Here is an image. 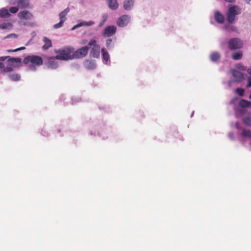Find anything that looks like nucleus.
<instances>
[{"instance_id":"nucleus-9","label":"nucleus","mask_w":251,"mask_h":251,"mask_svg":"<svg viewBox=\"0 0 251 251\" xmlns=\"http://www.w3.org/2000/svg\"><path fill=\"white\" fill-rule=\"evenodd\" d=\"M230 73L235 78L234 82H241L242 81L244 78L243 74L242 73L235 69L231 70Z\"/></svg>"},{"instance_id":"nucleus-45","label":"nucleus","mask_w":251,"mask_h":251,"mask_svg":"<svg viewBox=\"0 0 251 251\" xmlns=\"http://www.w3.org/2000/svg\"><path fill=\"white\" fill-rule=\"evenodd\" d=\"M230 29L232 31L236 32L237 31V29L236 27H235V26H233V25H231L230 26Z\"/></svg>"},{"instance_id":"nucleus-16","label":"nucleus","mask_w":251,"mask_h":251,"mask_svg":"<svg viewBox=\"0 0 251 251\" xmlns=\"http://www.w3.org/2000/svg\"><path fill=\"white\" fill-rule=\"evenodd\" d=\"M84 67L89 70H94L96 68V64L94 61L87 59L84 62Z\"/></svg>"},{"instance_id":"nucleus-10","label":"nucleus","mask_w":251,"mask_h":251,"mask_svg":"<svg viewBox=\"0 0 251 251\" xmlns=\"http://www.w3.org/2000/svg\"><path fill=\"white\" fill-rule=\"evenodd\" d=\"M101 54L103 63L107 65H110V55L105 48L101 49Z\"/></svg>"},{"instance_id":"nucleus-37","label":"nucleus","mask_w":251,"mask_h":251,"mask_svg":"<svg viewBox=\"0 0 251 251\" xmlns=\"http://www.w3.org/2000/svg\"><path fill=\"white\" fill-rule=\"evenodd\" d=\"M237 112L241 115H244L246 113L247 110L245 109V108H242L240 107V108L237 110Z\"/></svg>"},{"instance_id":"nucleus-60","label":"nucleus","mask_w":251,"mask_h":251,"mask_svg":"<svg viewBox=\"0 0 251 251\" xmlns=\"http://www.w3.org/2000/svg\"><path fill=\"white\" fill-rule=\"evenodd\" d=\"M236 126H237V128H238V124L237 123H236Z\"/></svg>"},{"instance_id":"nucleus-55","label":"nucleus","mask_w":251,"mask_h":251,"mask_svg":"<svg viewBox=\"0 0 251 251\" xmlns=\"http://www.w3.org/2000/svg\"><path fill=\"white\" fill-rule=\"evenodd\" d=\"M32 40V39H31L26 44L25 46H28L30 43V42Z\"/></svg>"},{"instance_id":"nucleus-4","label":"nucleus","mask_w":251,"mask_h":251,"mask_svg":"<svg viewBox=\"0 0 251 251\" xmlns=\"http://www.w3.org/2000/svg\"><path fill=\"white\" fill-rule=\"evenodd\" d=\"M90 47H92L90 51V56L93 58H98L100 57V46L97 44V41L95 39H91L87 44Z\"/></svg>"},{"instance_id":"nucleus-51","label":"nucleus","mask_w":251,"mask_h":251,"mask_svg":"<svg viewBox=\"0 0 251 251\" xmlns=\"http://www.w3.org/2000/svg\"><path fill=\"white\" fill-rule=\"evenodd\" d=\"M248 73L251 76V67L247 69Z\"/></svg>"},{"instance_id":"nucleus-57","label":"nucleus","mask_w":251,"mask_h":251,"mask_svg":"<svg viewBox=\"0 0 251 251\" xmlns=\"http://www.w3.org/2000/svg\"><path fill=\"white\" fill-rule=\"evenodd\" d=\"M35 32L34 31L32 32V35L33 36V37H34L35 35Z\"/></svg>"},{"instance_id":"nucleus-18","label":"nucleus","mask_w":251,"mask_h":251,"mask_svg":"<svg viewBox=\"0 0 251 251\" xmlns=\"http://www.w3.org/2000/svg\"><path fill=\"white\" fill-rule=\"evenodd\" d=\"M108 7L111 10H114L118 8L119 4L117 0H106Z\"/></svg>"},{"instance_id":"nucleus-44","label":"nucleus","mask_w":251,"mask_h":251,"mask_svg":"<svg viewBox=\"0 0 251 251\" xmlns=\"http://www.w3.org/2000/svg\"><path fill=\"white\" fill-rule=\"evenodd\" d=\"M80 27V24L78 23L77 24V25H74L71 29L72 30H74L75 29H76V28H78V27Z\"/></svg>"},{"instance_id":"nucleus-56","label":"nucleus","mask_w":251,"mask_h":251,"mask_svg":"<svg viewBox=\"0 0 251 251\" xmlns=\"http://www.w3.org/2000/svg\"><path fill=\"white\" fill-rule=\"evenodd\" d=\"M7 51L9 52H13V50H8Z\"/></svg>"},{"instance_id":"nucleus-35","label":"nucleus","mask_w":251,"mask_h":251,"mask_svg":"<svg viewBox=\"0 0 251 251\" xmlns=\"http://www.w3.org/2000/svg\"><path fill=\"white\" fill-rule=\"evenodd\" d=\"M81 100L79 98H72V104H75L81 101Z\"/></svg>"},{"instance_id":"nucleus-3","label":"nucleus","mask_w":251,"mask_h":251,"mask_svg":"<svg viewBox=\"0 0 251 251\" xmlns=\"http://www.w3.org/2000/svg\"><path fill=\"white\" fill-rule=\"evenodd\" d=\"M241 13V8L235 5H231L228 8L226 12L227 21L229 24H233L236 20V16Z\"/></svg>"},{"instance_id":"nucleus-27","label":"nucleus","mask_w":251,"mask_h":251,"mask_svg":"<svg viewBox=\"0 0 251 251\" xmlns=\"http://www.w3.org/2000/svg\"><path fill=\"white\" fill-rule=\"evenodd\" d=\"M12 27V24L10 23H3L0 24V29H9Z\"/></svg>"},{"instance_id":"nucleus-53","label":"nucleus","mask_w":251,"mask_h":251,"mask_svg":"<svg viewBox=\"0 0 251 251\" xmlns=\"http://www.w3.org/2000/svg\"><path fill=\"white\" fill-rule=\"evenodd\" d=\"M107 15H103V19H106V20H107Z\"/></svg>"},{"instance_id":"nucleus-13","label":"nucleus","mask_w":251,"mask_h":251,"mask_svg":"<svg viewBox=\"0 0 251 251\" xmlns=\"http://www.w3.org/2000/svg\"><path fill=\"white\" fill-rule=\"evenodd\" d=\"M221 58V55L218 51H213L209 55V59L213 63H217Z\"/></svg>"},{"instance_id":"nucleus-21","label":"nucleus","mask_w":251,"mask_h":251,"mask_svg":"<svg viewBox=\"0 0 251 251\" xmlns=\"http://www.w3.org/2000/svg\"><path fill=\"white\" fill-rule=\"evenodd\" d=\"M43 40L45 43V44L42 47V49L43 50H47L52 46L51 41L47 37H44Z\"/></svg>"},{"instance_id":"nucleus-24","label":"nucleus","mask_w":251,"mask_h":251,"mask_svg":"<svg viewBox=\"0 0 251 251\" xmlns=\"http://www.w3.org/2000/svg\"><path fill=\"white\" fill-rule=\"evenodd\" d=\"M69 11V8L67 7L66 9H65L63 11H62L61 12H60L59 14L60 20H63V21H65L66 19V16L67 15Z\"/></svg>"},{"instance_id":"nucleus-7","label":"nucleus","mask_w":251,"mask_h":251,"mask_svg":"<svg viewBox=\"0 0 251 251\" xmlns=\"http://www.w3.org/2000/svg\"><path fill=\"white\" fill-rule=\"evenodd\" d=\"M131 17L128 15H124L120 16L117 21L118 26L123 27L126 26L130 21Z\"/></svg>"},{"instance_id":"nucleus-30","label":"nucleus","mask_w":251,"mask_h":251,"mask_svg":"<svg viewBox=\"0 0 251 251\" xmlns=\"http://www.w3.org/2000/svg\"><path fill=\"white\" fill-rule=\"evenodd\" d=\"M242 134L245 137L251 138V130L249 129H244L243 130Z\"/></svg>"},{"instance_id":"nucleus-28","label":"nucleus","mask_w":251,"mask_h":251,"mask_svg":"<svg viewBox=\"0 0 251 251\" xmlns=\"http://www.w3.org/2000/svg\"><path fill=\"white\" fill-rule=\"evenodd\" d=\"M80 27L82 26H90L95 24V22L92 21H90L88 22L86 21H82L80 23H79Z\"/></svg>"},{"instance_id":"nucleus-25","label":"nucleus","mask_w":251,"mask_h":251,"mask_svg":"<svg viewBox=\"0 0 251 251\" xmlns=\"http://www.w3.org/2000/svg\"><path fill=\"white\" fill-rule=\"evenodd\" d=\"M18 6L20 8H25L28 6L29 4L28 0H19L18 1Z\"/></svg>"},{"instance_id":"nucleus-48","label":"nucleus","mask_w":251,"mask_h":251,"mask_svg":"<svg viewBox=\"0 0 251 251\" xmlns=\"http://www.w3.org/2000/svg\"><path fill=\"white\" fill-rule=\"evenodd\" d=\"M233 82V81H232L231 80H229L228 81L227 85H228L229 87H230L231 86V85H232Z\"/></svg>"},{"instance_id":"nucleus-43","label":"nucleus","mask_w":251,"mask_h":251,"mask_svg":"<svg viewBox=\"0 0 251 251\" xmlns=\"http://www.w3.org/2000/svg\"><path fill=\"white\" fill-rule=\"evenodd\" d=\"M9 56H1L0 57V62L5 61L6 59H9Z\"/></svg>"},{"instance_id":"nucleus-34","label":"nucleus","mask_w":251,"mask_h":251,"mask_svg":"<svg viewBox=\"0 0 251 251\" xmlns=\"http://www.w3.org/2000/svg\"><path fill=\"white\" fill-rule=\"evenodd\" d=\"M19 10L18 7L16 6L11 7L9 9V12H10L11 13H16L18 12Z\"/></svg>"},{"instance_id":"nucleus-31","label":"nucleus","mask_w":251,"mask_h":251,"mask_svg":"<svg viewBox=\"0 0 251 251\" xmlns=\"http://www.w3.org/2000/svg\"><path fill=\"white\" fill-rule=\"evenodd\" d=\"M64 22L65 21L63 20H60L59 23L53 25L54 28L57 29L63 26Z\"/></svg>"},{"instance_id":"nucleus-46","label":"nucleus","mask_w":251,"mask_h":251,"mask_svg":"<svg viewBox=\"0 0 251 251\" xmlns=\"http://www.w3.org/2000/svg\"><path fill=\"white\" fill-rule=\"evenodd\" d=\"M105 21H106V19H103V20L101 22H100V23L99 24V26L100 27H102L103 25L104 24Z\"/></svg>"},{"instance_id":"nucleus-54","label":"nucleus","mask_w":251,"mask_h":251,"mask_svg":"<svg viewBox=\"0 0 251 251\" xmlns=\"http://www.w3.org/2000/svg\"><path fill=\"white\" fill-rule=\"evenodd\" d=\"M19 51V48L16 49L15 50H13V52H16V51Z\"/></svg>"},{"instance_id":"nucleus-2","label":"nucleus","mask_w":251,"mask_h":251,"mask_svg":"<svg viewBox=\"0 0 251 251\" xmlns=\"http://www.w3.org/2000/svg\"><path fill=\"white\" fill-rule=\"evenodd\" d=\"M55 52L58 54L54 57H49L46 65L48 69L55 70L58 67V63L56 60H67L66 59H61L60 57L66 58L65 55L63 54V50H56Z\"/></svg>"},{"instance_id":"nucleus-36","label":"nucleus","mask_w":251,"mask_h":251,"mask_svg":"<svg viewBox=\"0 0 251 251\" xmlns=\"http://www.w3.org/2000/svg\"><path fill=\"white\" fill-rule=\"evenodd\" d=\"M236 67L238 69H239V70L243 71H246L247 70L246 67L243 66L241 63L237 64L236 65Z\"/></svg>"},{"instance_id":"nucleus-22","label":"nucleus","mask_w":251,"mask_h":251,"mask_svg":"<svg viewBox=\"0 0 251 251\" xmlns=\"http://www.w3.org/2000/svg\"><path fill=\"white\" fill-rule=\"evenodd\" d=\"M10 16V14L6 8H2L0 9V17L8 18Z\"/></svg>"},{"instance_id":"nucleus-1","label":"nucleus","mask_w":251,"mask_h":251,"mask_svg":"<svg viewBox=\"0 0 251 251\" xmlns=\"http://www.w3.org/2000/svg\"><path fill=\"white\" fill-rule=\"evenodd\" d=\"M73 47L68 46L63 49V54L65 55L66 58L60 57L61 59H66L67 60L73 59H80L85 57L89 51V47L87 45L82 47L75 51Z\"/></svg>"},{"instance_id":"nucleus-49","label":"nucleus","mask_w":251,"mask_h":251,"mask_svg":"<svg viewBox=\"0 0 251 251\" xmlns=\"http://www.w3.org/2000/svg\"><path fill=\"white\" fill-rule=\"evenodd\" d=\"M61 128H57V129H56L55 130H54V132H56L57 133H60V132H61Z\"/></svg>"},{"instance_id":"nucleus-58","label":"nucleus","mask_w":251,"mask_h":251,"mask_svg":"<svg viewBox=\"0 0 251 251\" xmlns=\"http://www.w3.org/2000/svg\"><path fill=\"white\" fill-rule=\"evenodd\" d=\"M194 114V111H193L192 112V114H191V118L193 116Z\"/></svg>"},{"instance_id":"nucleus-14","label":"nucleus","mask_w":251,"mask_h":251,"mask_svg":"<svg viewBox=\"0 0 251 251\" xmlns=\"http://www.w3.org/2000/svg\"><path fill=\"white\" fill-rule=\"evenodd\" d=\"M135 0H125L123 2V7L126 11L131 10L134 6Z\"/></svg>"},{"instance_id":"nucleus-12","label":"nucleus","mask_w":251,"mask_h":251,"mask_svg":"<svg viewBox=\"0 0 251 251\" xmlns=\"http://www.w3.org/2000/svg\"><path fill=\"white\" fill-rule=\"evenodd\" d=\"M18 15L20 19L25 20L31 19L33 17V15L26 10L20 11Z\"/></svg>"},{"instance_id":"nucleus-17","label":"nucleus","mask_w":251,"mask_h":251,"mask_svg":"<svg viewBox=\"0 0 251 251\" xmlns=\"http://www.w3.org/2000/svg\"><path fill=\"white\" fill-rule=\"evenodd\" d=\"M214 18L215 21L219 24H223L225 20L224 16L219 11L215 12Z\"/></svg>"},{"instance_id":"nucleus-40","label":"nucleus","mask_w":251,"mask_h":251,"mask_svg":"<svg viewBox=\"0 0 251 251\" xmlns=\"http://www.w3.org/2000/svg\"><path fill=\"white\" fill-rule=\"evenodd\" d=\"M35 66H36L35 65H34V64L31 63V64L29 65L28 66V70H31V71H35L36 69V67Z\"/></svg>"},{"instance_id":"nucleus-33","label":"nucleus","mask_w":251,"mask_h":251,"mask_svg":"<svg viewBox=\"0 0 251 251\" xmlns=\"http://www.w3.org/2000/svg\"><path fill=\"white\" fill-rule=\"evenodd\" d=\"M236 92L240 96H243L244 94V90L243 88H238L236 89Z\"/></svg>"},{"instance_id":"nucleus-32","label":"nucleus","mask_w":251,"mask_h":251,"mask_svg":"<svg viewBox=\"0 0 251 251\" xmlns=\"http://www.w3.org/2000/svg\"><path fill=\"white\" fill-rule=\"evenodd\" d=\"M12 71H13V68L11 67H4L3 68H2L1 72L3 73H4L6 72H10Z\"/></svg>"},{"instance_id":"nucleus-6","label":"nucleus","mask_w":251,"mask_h":251,"mask_svg":"<svg viewBox=\"0 0 251 251\" xmlns=\"http://www.w3.org/2000/svg\"><path fill=\"white\" fill-rule=\"evenodd\" d=\"M30 62L36 66H41L43 63V60L41 57L37 55H28L24 59V64H27Z\"/></svg>"},{"instance_id":"nucleus-15","label":"nucleus","mask_w":251,"mask_h":251,"mask_svg":"<svg viewBox=\"0 0 251 251\" xmlns=\"http://www.w3.org/2000/svg\"><path fill=\"white\" fill-rule=\"evenodd\" d=\"M117 38L114 37L112 38H108L105 41V46L108 50H112L115 46Z\"/></svg>"},{"instance_id":"nucleus-29","label":"nucleus","mask_w":251,"mask_h":251,"mask_svg":"<svg viewBox=\"0 0 251 251\" xmlns=\"http://www.w3.org/2000/svg\"><path fill=\"white\" fill-rule=\"evenodd\" d=\"M243 123L248 126H251V118L250 116L245 117L243 119Z\"/></svg>"},{"instance_id":"nucleus-50","label":"nucleus","mask_w":251,"mask_h":251,"mask_svg":"<svg viewBox=\"0 0 251 251\" xmlns=\"http://www.w3.org/2000/svg\"><path fill=\"white\" fill-rule=\"evenodd\" d=\"M4 64L3 63L0 62V69H1V70H2V68L4 67Z\"/></svg>"},{"instance_id":"nucleus-39","label":"nucleus","mask_w":251,"mask_h":251,"mask_svg":"<svg viewBox=\"0 0 251 251\" xmlns=\"http://www.w3.org/2000/svg\"><path fill=\"white\" fill-rule=\"evenodd\" d=\"M41 134L44 136H48L49 135V133L45 127H44L41 131Z\"/></svg>"},{"instance_id":"nucleus-41","label":"nucleus","mask_w":251,"mask_h":251,"mask_svg":"<svg viewBox=\"0 0 251 251\" xmlns=\"http://www.w3.org/2000/svg\"><path fill=\"white\" fill-rule=\"evenodd\" d=\"M71 66L72 67L75 68L76 69H78L80 68V65L77 63H73L72 64Z\"/></svg>"},{"instance_id":"nucleus-26","label":"nucleus","mask_w":251,"mask_h":251,"mask_svg":"<svg viewBox=\"0 0 251 251\" xmlns=\"http://www.w3.org/2000/svg\"><path fill=\"white\" fill-rule=\"evenodd\" d=\"M8 76L12 81H18L21 78L20 75L17 74H10L8 75Z\"/></svg>"},{"instance_id":"nucleus-20","label":"nucleus","mask_w":251,"mask_h":251,"mask_svg":"<svg viewBox=\"0 0 251 251\" xmlns=\"http://www.w3.org/2000/svg\"><path fill=\"white\" fill-rule=\"evenodd\" d=\"M101 127L100 125H94V128L89 131V134L92 136H96L100 135L99 129Z\"/></svg>"},{"instance_id":"nucleus-59","label":"nucleus","mask_w":251,"mask_h":251,"mask_svg":"<svg viewBox=\"0 0 251 251\" xmlns=\"http://www.w3.org/2000/svg\"><path fill=\"white\" fill-rule=\"evenodd\" d=\"M249 98H250V99H251V94H250V97H249Z\"/></svg>"},{"instance_id":"nucleus-42","label":"nucleus","mask_w":251,"mask_h":251,"mask_svg":"<svg viewBox=\"0 0 251 251\" xmlns=\"http://www.w3.org/2000/svg\"><path fill=\"white\" fill-rule=\"evenodd\" d=\"M247 87H248V88L251 87V76H250V77H249L248 78Z\"/></svg>"},{"instance_id":"nucleus-11","label":"nucleus","mask_w":251,"mask_h":251,"mask_svg":"<svg viewBox=\"0 0 251 251\" xmlns=\"http://www.w3.org/2000/svg\"><path fill=\"white\" fill-rule=\"evenodd\" d=\"M7 62L11 66L18 67L21 65L22 59L20 58L11 57L9 56V59L7 60Z\"/></svg>"},{"instance_id":"nucleus-38","label":"nucleus","mask_w":251,"mask_h":251,"mask_svg":"<svg viewBox=\"0 0 251 251\" xmlns=\"http://www.w3.org/2000/svg\"><path fill=\"white\" fill-rule=\"evenodd\" d=\"M18 35L15 34V33H11V34H8V35H7L6 37H5L3 39H8V38H18Z\"/></svg>"},{"instance_id":"nucleus-52","label":"nucleus","mask_w":251,"mask_h":251,"mask_svg":"<svg viewBox=\"0 0 251 251\" xmlns=\"http://www.w3.org/2000/svg\"><path fill=\"white\" fill-rule=\"evenodd\" d=\"M19 50H25V47H22L19 48Z\"/></svg>"},{"instance_id":"nucleus-5","label":"nucleus","mask_w":251,"mask_h":251,"mask_svg":"<svg viewBox=\"0 0 251 251\" xmlns=\"http://www.w3.org/2000/svg\"><path fill=\"white\" fill-rule=\"evenodd\" d=\"M228 48L231 50H239L244 46L243 41L239 38L235 37L229 39L227 43Z\"/></svg>"},{"instance_id":"nucleus-23","label":"nucleus","mask_w":251,"mask_h":251,"mask_svg":"<svg viewBox=\"0 0 251 251\" xmlns=\"http://www.w3.org/2000/svg\"><path fill=\"white\" fill-rule=\"evenodd\" d=\"M239 105L242 108L249 107L251 106V102L242 99L239 101Z\"/></svg>"},{"instance_id":"nucleus-47","label":"nucleus","mask_w":251,"mask_h":251,"mask_svg":"<svg viewBox=\"0 0 251 251\" xmlns=\"http://www.w3.org/2000/svg\"><path fill=\"white\" fill-rule=\"evenodd\" d=\"M228 136L229 137L230 140H233L234 137V134L233 132H230L228 134Z\"/></svg>"},{"instance_id":"nucleus-8","label":"nucleus","mask_w":251,"mask_h":251,"mask_svg":"<svg viewBox=\"0 0 251 251\" xmlns=\"http://www.w3.org/2000/svg\"><path fill=\"white\" fill-rule=\"evenodd\" d=\"M117 31V27L115 25L106 26L102 32V35L104 37H109L114 35Z\"/></svg>"},{"instance_id":"nucleus-19","label":"nucleus","mask_w":251,"mask_h":251,"mask_svg":"<svg viewBox=\"0 0 251 251\" xmlns=\"http://www.w3.org/2000/svg\"><path fill=\"white\" fill-rule=\"evenodd\" d=\"M243 55V52L241 50L235 51L231 54V58L234 60H240Z\"/></svg>"}]
</instances>
